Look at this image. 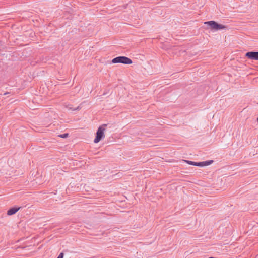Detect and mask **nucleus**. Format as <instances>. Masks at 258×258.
Wrapping results in <instances>:
<instances>
[{
  "mask_svg": "<svg viewBox=\"0 0 258 258\" xmlns=\"http://www.w3.org/2000/svg\"><path fill=\"white\" fill-rule=\"evenodd\" d=\"M106 126L107 124H104L98 128L95 138L94 140L95 143L99 142L105 137L104 132L105 131V127Z\"/></svg>",
  "mask_w": 258,
  "mask_h": 258,
  "instance_id": "1",
  "label": "nucleus"
},
{
  "mask_svg": "<svg viewBox=\"0 0 258 258\" xmlns=\"http://www.w3.org/2000/svg\"><path fill=\"white\" fill-rule=\"evenodd\" d=\"M257 122H258V117H257Z\"/></svg>",
  "mask_w": 258,
  "mask_h": 258,
  "instance_id": "11",
  "label": "nucleus"
},
{
  "mask_svg": "<svg viewBox=\"0 0 258 258\" xmlns=\"http://www.w3.org/2000/svg\"><path fill=\"white\" fill-rule=\"evenodd\" d=\"M63 253L62 252H61L57 258H63Z\"/></svg>",
  "mask_w": 258,
  "mask_h": 258,
  "instance_id": "8",
  "label": "nucleus"
},
{
  "mask_svg": "<svg viewBox=\"0 0 258 258\" xmlns=\"http://www.w3.org/2000/svg\"><path fill=\"white\" fill-rule=\"evenodd\" d=\"M132 62V60L126 56H118L112 60V63H121L125 64H130Z\"/></svg>",
  "mask_w": 258,
  "mask_h": 258,
  "instance_id": "2",
  "label": "nucleus"
},
{
  "mask_svg": "<svg viewBox=\"0 0 258 258\" xmlns=\"http://www.w3.org/2000/svg\"><path fill=\"white\" fill-rule=\"evenodd\" d=\"M9 94V93H8V92H6V93H5L4 94V95H6V94Z\"/></svg>",
  "mask_w": 258,
  "mask_h": 258,
  "instance_id": "10",
  "label": "nucleus"
},
{
  "mask_svg": "<svg viewBox=\"0 0 258 258\" xmlns=\"http://www.w3.org/2000/svg\"><path fill=\"white\" fill-rule=\"evenodd\" d=\"M58 136L61 137V138H66L68 137V133H65V134H61V135H59Z\"/></svg>",
  "mask_w": 258,
  "mask_h": 258,
  "instance_id": "7",
  "label": "nucleus"
},
{
  "mask_svg": "<svg viewBox=\"0 0 258 258\" xmlns=\"http://www.w3.org/2000/svg\"><path fill=\"white\" fill-rule=\"evenodd\" d=\"M20 209V207H13L12 208H10L8 211H7V215H12L15 214L19 209Z\"/></svg>",
  "mask_w": 258,
  "mask_h": 258,
  "instance_id": "6",
  "label": "nucleus"
},
{
  "mask_svg": "<svg viewBox=\"0 0 258 258\" xmlns=\"http://www.w3.org/2000/svg\"><path fill=\"white\" fill-rule=\"evenodd\" d=\"M205 24L209 26L212 30H218L223 29L226 28L225 25L218 24L214 21H209L205 22Z\"/></svg>",
  "mask_w": 258,
  "mask_h": 258,
  "instance_id": "3",
  "label": "nucleus"
},
{
  "mask_svg": "<svg viewBox=\"0 0 258 258\" xmlns=\"http://www.w3.org/2000/svg\"><path fill=\"white\" fill-rule=\"evenodd\" d=\"M245 56L249 59L258 60V52H248L246 53Z\"/></svg>",
  "mask_w": 258,
  "mask_h": 258,
  "instance_id": "5",
  "label": "nucleus"
},
{
  "mask_svg": "<svg viewBox=\"0 0 258 258\" xmlns=\"http://www.w3.org/2000/svg\"><path fill=\"white\" fill-rule=\"evenodd\" d=\"M183 161L189 165L196 166H200V167L208 166V165L211 164L213 162V160H208V161H204V162H195L194 161H189V160H183Z\"/></svg>",
  "mask_w": 258,
  "mask_h": 258,
  "instance_id": "4",
  "label": "nucleus"
},
{
  "mask_svg": "<svg viewBox=\"0 0 258 258\" xmlns=\"http://www.w3.org/2000/svg\"><path fill=\"white\" fill-rule=\"evenodd\" d=\"M79 109V106L77 107L76 108L73 109V110H77Z\"/></svg>",
  "mask_w": 258,
  "mask_h": 258,
  "instance_id": "9",
  "label": "nucleus"
}]
</instances>
